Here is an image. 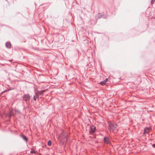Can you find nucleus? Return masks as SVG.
Wrapping results in <instances>:
<instances>
[{
	"mask_svg": "<svg viewBox=\"0 0 155 155\" xmlns=\"http://www.w3.org/2000/svg\"><path fill=\"white\" fill-rule=\"evenodd\" d=\"M109 125L110 127L109 129L110 130V131H112L115 133L117 131V125L116 124H113L111 123L109 124Z\"/></svg>",
	"mask_w": 155,
	"mask_h": 155,
	"instance_id": "f257e3e1",
	"label": "nucleus"
},
{
	"mask_svg": "<svg viewBox=\"0 0 155 155\" xmlns=\"http://www.w3.org/2000/svg\"><path fill=\"white\" fill-rule=\"evenodd\" d=\"M67 136V134L65 133H62L60 136V141L61 142H62V141H63V139L64 138H65Z\"/></svg>",
	"mask_w": 155,
	"mask_h": 155,
	"instance_id": "f03ea898",
	"label": "nucleus"
},
{
	"mask_svg": "<svg viewBox=\"0 0 155 155\" xmlns=\"http://www.w3.org/2000/svg\"><path fill=\"white\" fill-rule=\"evenodd\" d=\"M30 99V96L28 95H25L23 97L24 100L26 101H28Z\"/></svg>",
	"mask_w": 155,
	"mask_h": 155,
	"instance_id": "7ed1b4c3",
	"label": "nucleus"
},
{
	"mask_svg": "<svg viewBox=\"0 0 155 155\" xmlns=\"http://www.w3.org/2000/svg\"><path fill=\"white\" fill-rule=\"evenodd\" d=\"M96 127L93 126H91V127L90 133H93L95 131Z\"/></svg>",
	"mask_w": 155,
	"mask_h": 155,
	"instance_id": "20e7f679",
	"label": "nucleus"
},
{
	"mask_svg": "<svg viewBox=\"0 0 155 155\" xmlns=\"http://www.w3.org/2000/svg\"><path fill=\"white\" fill-rule=\"evenodd\" d=\"M104 141L105 143L107 144H109L110 143V140L108 137H104Z\"/></svg>",
	"mask_w": 155,
	"mask_h": 155,
	"instance_id": "39448f33",
	"label": "nucleus"
},
{
	"mask_svg": "<svg viewBox=\"0 0 155 155\" xmlns=\"http://www.w3.org/2000/svg\"><path fill=\"white\" fill-rule=\"evenodd\" d=\"M6 47L8 48H10L11 46V45L10 42H7L6 43Z\"/></svg>",
	"mask_w": 155,
	"mask_h": 155,
	"instance_id": "423d86ee",
	"label": "nucleus"
},
{
	"mask_svg": "<svg viewBox=\"0 0 155 155\" xmlns=\"http://www.w3.org/2000/svg\"><path fill=\"white\" fill-rule=\"evenodd\" d=\"M149 131L150 128H146L144 130V134H145V133H148Z\"/></svg>",
	"mask_w": 155,
	"mask_h": 155,
	"instance_id": "0eeeda50",
	"label": "nucleus"
},
{
	"mask_svg": "<svg viewBox=\"0 0 155 155\" xmlns=\"http://www.w3.org/2000/svg\"><path fill=\"white\" fill-rule=\"evenodd\" d=\"M45 91V90H43V91H38L36 93V95H38L39 94L42 95V92H44Z\"/></svg>",
	"mask_w": 155,
	"mask_h": 155,
	"instance_id": "6e6552de",
	"label": "nucleus"
},
{
	"mask_svg": "<svg viewBox=\"0 0 155 155\" xmlns=\"http://www.w3.org/2000/svg\"><path fill=\"white\" fill-rule=\"evenodd\" d=\"M106 83L105 82V81H102V82H101L100 83V84H101L102 85H103L104 84H105Z\"/></svg>",
	"mask_w": 155,
	"mask_h": 155,
	"instance_id": "1a4fd4ad",
	"label": "nucleus"
},
{
	"mask_svg": "<svg viewBox=\"0 0 155 155\" xmlns=\"http://www.w3.org/2000/svg\"><path fill=\"white\" fill-rule=\"evenodd\" d=\"M22 137L23 139L24 140H26V141L27 140V137H25L24 135H23L22 136Z\"/></svg>",
	"mask_w": 155,
	"mask_h": 155,
	"instance_id": "9d476101",
	"label": "nucleus"
},
{
	"mask_svg": "<svg viewBox=\"0 0 155 155\" xmlns=\"http://www.w3.org/2000/svg\"><path fill=\"white\" fill-rule=\"evenodd\" d=\"M48 145L49 146H51V140H49L48 143Z\"/></svg>",
	"mask_w": 155,
	"mask_h": 155,
	"instance_id": "9b49d317",
	"label": "nucleus"
},
{
	"mask_svg": "<svg viewBox=\"0 0 155 155\" xmlns=\"http://www.w3.org/2000/svg\"><path fill=\"white\" fill-rule=\"evenodd\" d=\"M37 95H35L34 96V99L35 101H36V99L37 98Z\"/></svg>",
	"mask_w": 155,
	"mask_h": 155,
	"instance_id": "f8f14e48",
	"label": "nucleus"
},
{
	"mask_svg": "<svg viewBox=\"0 0 155 155\" xmlns=\"http://www.w3.org/2000/svg\"><path fill=\"white\" fill-rule=\"evenodd\" d=\"M36 151H35L34 150H32L30 152L31 153H36Z\"/></svg>",
	"mask_w": 155,
	"mask_h": 155,
	"instance_id": "ddd939ff",
	"label": "nucleus"
},
{
	"mask_svg": "<svg viewBox=\"0 0 155 155\" xmlns=\"http://www.w3.org/2000/svg\"><path fill=\"white\" fill-rule=\"evenodd\" d=\"M155 2V0H152L151 1V4H153L154 3V2Z\"/></svg>",
	"mask_w": 155,
	"mask_h": 155,
	"instance_id": "4468645a",
	"label": "nucleus"
},
{
	"mask_svg": "<svg viewBox=\"0 0 155 155\" xmlns=\"http://www.w3.org/2000/svg\"><path fill=\"white\" fill-rule=\"evenodd\" d=\"M108 79L107 78H106L104 81H105V82L106 83L107 81H108Z\"/></svg>",
	"mask_w": 155,
	"mask_h": 155,
	"instance_id": "2eb2a0df",
	"label": "nucleus"
},
{
	"mask_svg": "<svg viewBox=\"0 0 155 155\" xmlns=\"http://www.w3.org/2000/svg\"><path fill=\"white\" fill-rule=\"evenodd\" d=\"M153 147H155V144H153Z\"/></svg>",
	"mask_w": 155,
	"mask_h": 155,
	"instance_id": "dca6fc26",
	"label": "nucleus"
},
{
	"mask_svg": "<svg viewBox=\"0 0 155 155\" xmlns=\"http://www.w3.org/2000/svg\"><path fill=\"white\" fill-rule=\"evenodd\" d=\"M11 114H12V115H13L12 113H11Z\"/></svg>",
	"mask_w": 155,
	"mask_h": 155,
	"instance_id": "f3484780",
	"label": "nucleus"
}]
</instances>
